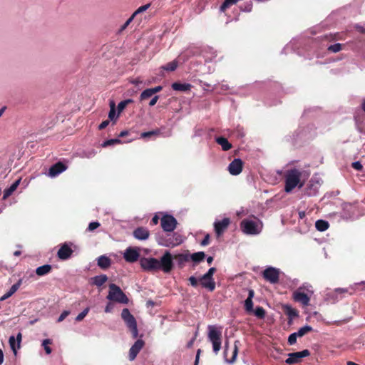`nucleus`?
Masks as SVG:
<instances>
[{
  "label": "nucleus",
  "instance_id": "69168bd1",
  "mask_svg": "<svg viewBox=\"0 0 365 365\" xmlns=\"http://www.w3.org/2000/svg\"><path fill=\"white\" fill-rule=\"evenodd\" d=\"M113 307H114V305L112 303L108 302L105 307V312H106V313L111 312L113 309Z\"/></svg>",
  "mask_w": 365,
  "mask_h": 365
},
{
  "label": "nucleus",
  "instance_id": "338daca9",
  "mask_svg": "<svg viewBox=\"0 0 365 365\" xmlns=\"http://www.w3.org/2000/svg\"><path fill=\"white\" fill-rule=\"evenodd\" d=\"M110 123V120H106L104 121H103L99 125H98V129L99 130H103L104 128H106Z\"/></svg>",
  "mask_w": 365,
  "mask_h": 365
},
{
  "label": "nucleus",
  "instance_id": "37998d69",
  "mask_svg": "<svg viewBox=\"0 0 365 365\" xmlns=\"http://www.w3.org/2000/svg\"><path fill=\"white\" fill-rule=\"evenodd\" d=\"M9 343L10 347H11L12 351L14 352V355H16L18 348H17V342L16 341L14 336H11L9 337Z\"/></svg>",
  "mask_w": 365,
  "mask_h": 365
},
{
  "label": "nucleus",
  "instance_id": "c03bdc74",
  "mask_svg": "<svg viewBox=\"0 0 365 365\" xmlns=\"http://www.w3.org/2000/svg\"><path fill=\"white\" fill-rule=\"evenodd\" d=\"M216 272L215 267H210L208 271L201 276V279H214L213 274Z\"/></svg>",
  "mask_w": 365,
  "mask_h": 365
},
{
  "label": "nucleus",
  "instance_id": "ea45409f",
  "mask_svg": "<svg viewBox=\"0 0 365 365\" xmlns=\"http://www.w3.org/2000/svg\"><path fill=\"white\" fill-rule=\"evenodd\" d=\"M312 327L309 325H305L302 327H301L296 334L299 337H302L304 335H305L307 333L312 331Z\"/></svg>",
  "mask_w": 365,
  "mask_h": 365
},
{
  "label": "nucleus",
  "instance_id": "3c124183",
  "mask_svg": "<svg viewBox=\"0 0 365 365\" xmlns=\"http://www.w3.org/2000/svg\"><path fill=\"white\" fill-rule=\"evenodd\" d=\"M153 95H154V93H153L151 88H147L141 93L140 98L141 101H143L151 97Z\"/></svg>",
  "mask_w": 365,
  "mask_h": 365
},
{
  "label": "nucleus",
  "instance_id": "f704fd0d",
  "mask_svg": "<svg viewBox=\"0 0 365 365\" xmlns=\"http://www.w3.org/2000/svg\"><path fill=\"white\" fill-rule=\"evenodd\" d=\"M329 224L327 221L324 220H318L315 222V227L320 232H324L329 228Z\"/></svg>",
  "mask_w": 365,
  "mask_h": 365
},
{
  "label": "nucleus",
  "instance_id": "e433bc0d",
  "mask_svg": "<svg viewBox=\"0 0 365 365\" xmlns=\"http://www.w3.org/2000/svg\"><path fill=\"white\" fill-rule=\"evenodd\" d=\"M110 107L108 118L110 120H115L118 118L119 113H116L115 103L113 101L110 102Z\"/></svg>",
  "mask_w": 365,
  "mask_h": 365
},
{
  "label": "nucleus",
  "instance_id": "58836bf2",
  "mask_svg": "<svg viewBox=\"0 0 365 365\" xmlns=\"http://www.w3.org/2000/svg\"><path fill=\"white\" fill-rule=\"evenodd\" d=\"M178 67V63L176 61H173L168 63L167 64L161 67L162 69L167 71H174Z\"/></svg>",
  "mask_w": 365,
  "mask_h": 365
},
{
  "label": "nucleus",
  "instance_id": "49530a36",
  "mask_svg": "<svg viewBox=\"0 0 365 365\" xmlns=\"http://www.w3.org/2000/svg\"><path fill=\"white\" fill-rule=\"evenodd\" d=\"M159 133H160V130H155L144 132V133H142L140 134V138H151L152 136H156Z\"/></svg>",
  "mask_w": 365,
  "mask_h": 365
},
{
  "label": "nucleus",
  "instance_id": "c9c22d12",
  "mask_svg": "<svg viewBox=\"0 0 365 365\" xmlns=\"http://www.w3.org/2000/svg\"><path fill=\"white\" fill-rule=\"evenodd\" d=\"M194 55L193 51L191 49H187L182 51L178 56V60L182 61H187L190 57Z\"/></svg>",
  "mask_w": 365,
  "mask_h": 365
},
{
  "label": "nucleus",
  "instance_id": "864d4df0",
  "mask_svg": "<svg viewBox=\"0 0 365 365\" xmlns=\"http://www.w3.org/2000/svg\"><path fill=\"white\" fill-rule=\"evenodd\" d=\"M245 308L247 312L253 311V302L252 299H246L245 301Z\"/></svg>",
  "mask_w": 365,
  "mask_h": 365
},
{
  "label": "nucleus",
  "instance_id": "0eeeda50",
  "mask_svg": "<svg viewBox=\"0 0 365 365\" xmlns=\"http://www.w3.org/2000/svg\"><path fill=\"white\" fill-rule=\"evenodd\" d=\"M159 270H163L165 273H169L173 268V261L171 253L166 251L163 255L158 259Z\"/></svg>",
  "mask_w": 365,
  "mask_h": 365
},
{
  "label": "nucleus",
  "instance_id": "1a4fd4ad",
  "mask_svg": "<svg viewBox=\"0 0 365 365\" xmlns=\"http://www.w3.org/2000/svg\"><path fill=\"white\" fill-rule=\"evenodd\" d=\"M176 219L171 215H164L160 221L161 227L164 232H173L177 226Z\"/></svg>",
  "mask_w": 365,
  "mask_h": 365
},
{
  "label": "nucleus",
  "instance_id": "f3484780",
  "mask_svg": "<svg viewBox=\"0 0 365 365\" xmlns=\"http://www.w3.org/2000/svg\"><path fill=\"white\" fill-rule=\"evenodd\" d=\"M145 342L142 339H138L129 350V360L133 361L140 351L144 346Z\"/></svg>",
  "mask_w": 365,
  "mask_h": 365
},
{
  "label": "nucleus",
  "instance_id": "a19ab883",
  "mask_svg": "<svg viewBox=\"0 0 365 365\" xmlns=\"http://www.w3.org/2000/svg\"><path fill=\"white\" fill-rule=\"evenodd\" d=\"M133 101L130 98L129 99H126V100H124V101H120L118 104V107H117V109H118V113H121L124 109L130 103H132Z\"/></svg>",
  "mask_w": 365,
  "mask_h": 365
},
{
  "label": "nucleus",
  "instance_id": "052dcab7",
  "mask_svg": "<svg viewBox=\"0 0 365 365\" xmlns=\"http://www.w3.org/2000/svg\"><path fill=\"white\" fill-rule=\"evenodd\" d=\"M188 280L193 287H196L198 285L199 279H197L195 277L191 276L189 277Z\"/></svg>",
  "mask_w": 365,
  "mask_h": 365
},
{
  "label": "nucleus",
  "instance_id": "0e129e2a",
  "mask_svg": "<svg viewBox=\"0 0 365 365\" xmlns=\"http://www.w3.org/2000/svg\"><path fill=\"white\" fill-rule=\"evenodd\" d=\"M210 243V235L209 234H207L204 239L202 240L200 245L202 246H207L208 244Z\"/></svg>",
  "mask_w": 365,
  "mask_h": 365
},
{
  "label": "nucleus",
  "instance_id": "8fccbe9b",
  "mask_svg": "<svg viewBox=\"0 0 365 365\" xmlns=\"http://www.w3.org/2000/svg\"><path fill=\"white\" fill-rule=\"evenodd\" d=\"M327 50L331 53H337L341 50V44L336 43L328 46Z\"/></svg>",
  "mask_w": 365,
  "mask_h": 365
},
{
  "label": "nucleus",
  "instance_id": "a211bd4d",
  "mask_svg": "<svg viewBox=\"0 0 365 365\" xmlns=\"http://www.w3.org/2000/svg\"><path fill=\"white\" fill-rule=\"evenodd\" d=\"M302 287H299L293 294V299L295 302L300 303L303 306H307L310 299L307 294L301 292Z\"/></svg>",
  "mask_w": 365,
  "mask_h": 365
},
{
  "label": "nucleus",
  "instance_id": "09e8293b",
  "mask_svg": "<svg viewBox=\"0 0 365 365\" xmlns=\"http://www.w3.org/2000/svg\"><path fill=\"white\" fill-rule=\"evenodd\" d=\"M265 314V310L262 307H257L255 309V315L259 319L264 318Z\"/></svg>",
  "mask_w": 365,
  "mask_h": 365
},
{
  "label": "nucleus",
  "instance_id": "39448f33",
  "mask_svg": "<svg viewBox=\"0 0 365 365\" xmlns=\"http://www.w3.org/2000/svg\"><path fill=\"white\" fill-rule=\"evenodd\" d=\"M222 332L215 326H208V339L212 344L213 351L217 354L221 349Z\"/></svg>",
  "mask_w": 365,
  "mask_h": 365
},
{
  "label": "nucleus",
  "instance_id": "c756f323",
  "mask_svg": "<svg viewBox=\"0 0 365 365\" xmlns=\"http://www.w3.org/2000/svg\"><path fill=\"white\" fill-rule=\"evenodd\" d=\"M52 269V267L51 264H44L40 266L36 269V274L38 276H43L48 274Z\"/></svg>",
  "mask_w": 365,
  "mask_h": 365
},
{
  "label": "nucleus",
  "instance_id": "2f4dec72",
  "mask_svg": "<svg viewBox=\"0 0 365 365\" xmlns=\"http://www.w3.org/2000/svg\"><path fill=\"white\" fill-rule=\"evenodd\" d=\"M107 280L108 277L106 274H100L92 278V283L97 287H101Z\"/></svg>",
  "mask_w": 365,
  "mask_h": 365
},
{
  "label": "nucleus",
  "instance_id": "6e6d98bb",
  "mask_svg": "<svg viewBox=\"0 0 365 365\" xmlns=\"http://www.w3.org/2000/svg\"><path fill=\"white\" fill-rule=\"evenodd\" d=\"M299 337L296 332L292 333L288 337V344L289 345H294L297 342V339Z\"/></svg>",
  "mask_w": 365,
  "mask_h": 365
},
{
  "label": "nucleus",
  "instance_id": "9b49d317",
  "mask_svg": "<svg viewBox=\"0 0 365 365\" xmlns=\"http://www.w3.org/2000/svg\"><path fill=\"white\" fill-rule=\"evenodd\" d=\"M77 249L78 247L76 245L64 243L59 248L57 256L61 260H66L71 257L72 253Z\"/></svg>",
  "mask_w": 365,
  "mask_h": 365
},
{
  "label": "nucleus",
  "instance_id": "4468645a",
  "mask_svg": "<svg viewBox=\"0 0 365 365\" xmlns=\"http://www.w3.org/2000/svg\"><path fill=\"white\" fill-rule=\"evenodd\" d=\"M243 162L240 158H235L228 165L227 170L232 175H238L242 171Z\"/></svg>",
  "mask_w": 365,
  "mask_h": 365
},
{
  "label": "nucleus",
  "instance_id": "423d86ee",
  "mask_svg": "<svg viewBox=\"0 0 365 365\" xmlns=\"http://www.w3.org/2000/svg\"><path fill=\"white\" fill-rule=\"evenodd\" d=\"M121 317L125 323L127 327L130 329L133 337L136 339L138 336L136 319L128 308H124L122 310Z\"/></svg>",
  "mask_w": 365,
  "mask_h": 365
},
{
  "label": "nucleus",
  "instance_id": "bf43d9fd",
  "mask_svg": "<svg viewBox=\"0 0 365 365\" xmlns=\"http://www.w3.org/2000/svg\"><path fill=\"white\" fill-rule=\"evenodd\" d=\"M252 4L251 1H249V2H246L245 4V6L244 7L240 6V9L242 11L250 12L252 10Z\"/></svg>",
  "mask_w": 365,
  "mask_h": 365
},
{
  "label": "nucleus",
  "instance_id": "f03ea898",
  "mask_svg": "<svg viewBox=\"0 0 365 365\" xmlns=\"http://www.w3.org/2000/svg\"><path fill=\"white\" fill-rule=\"evenodd\" d=\"M301 175H302V173L296 168H293V169L287 170L285 175H284V178H285L284 190H285V192H290L298 185H299V187H302L303 186L302 183H299Z\"/></svg>",
  "mask_w": 365,
  "mask_h": 365
},
{
  "label": "nucleus",
  "instance_id": "6ab92c4d",
  "mask_svg": "<svg viewBox=\"0 0 365 365\" xmlns=\"http://www.w3.org/2000/svg\"><path fill=\"white\" fill-rule=\"evenodd\" d=\"M319 186V180H317L315 178H312L306 189L305 194L308 196L316 195L318 192Z\"/></svg>",
  "mask_w": 365,
  "mask_h": 365
},
{
  "label": "nucleus",
  "instance_id": "4c0bfd02",
  "mask_svg": "<svg viewBox=\"0 0 365 365\" xmlns=\"http://www.w3.org/2000/svg\"><path fill=\"white\" fill-rule=\"evenodd\" d=\"M120 143H122V141L119 138H113V139H109V140H105L101 144V146L103 148H106L108 146H113V145H115L116 144H120Z\"/></svg>",
  "mask_w": 365,
  "mask_h": 365
},
{
  "label": "nucleus",
  "instance_id": "774afa93",
  "mask_svg": "<svg viewBox=\"0 0 365 365\" xmlns=\"http://www.w3.org/2000/svg\"><path fill=\"white\" fill-rule=\"evenodd\" d=\"M16 341L17 342V348L18 349H20V346H21V339H22V335H21V332H19L17 336H16Z\"/></svg>",
  "mask_w": 365,
  "mask_h": 365
},
{
  "label": "nucleus",
  "instance_id": "4d7b16f0",
  "mask_svg": "<svg viewBox=\"0 0 365 365\" xmlns=\"http://www.w3.org/2000/svg\"><path fill=\"white\" fill-rule=\"evenodd\" d=\"M100 223L98 222H91L89 223L88 227V230L92 232L100 227Z\"/></svg>",
  "mask_w": 365,
  "mask_h": 365
},
{
  "label": "nucleus",
  "instance_id": "603ef678",
  "mask_svg": "<svg viewBox=\"0 0 365 365\" xmlns=\"http://www.w3.org/2000/svg\"><path fill=\"white\" fill-rule=\"evenodd\" d=\"M90 310V308L88 307L85 308L81 313H79L77 317H76V321L81 322L82 321L84 317L88 314V312Z\"/></svg>",
  "mask_w": 365,
  "mask_h": 365
},
{
  "label": "nucleus",
  "instance_id": "5fc2aeb1",
  "mask_svg": "<svg viewBox=\"0 0 365 365\" xmlns=\"http://www.w3.org/2000/svg\"><path fill=\"white\" fill-rule=\"evenodd\" d=\"M150 4H145L143 6H140L133 14L132 16H133V17L135 18V16H137L138 14L142 13V12H144L149 7H150Z\"/></svg>",
  "mask_w": 365,
  "mask_h": 365
},
{
  "label": "nucleus",
  "instance_id": "79ce46f5",
  "mask_svg": "<svg viewBox=\"0 0 365 365\" xmlns=\"http://www.w3.org/2000/svg\"><path fill=\"white\" fill-rule=\"evenodd\" d=\"M52 344V340L50 339H46L43 340V341H42L41 345L43 347V349L47 354H50L52 351L51 348L48 346L49 344Z\"/></svg>",
  "mask_w": 365,
  "mask_h": 365
},
{
  "label": "nucleus",
  "instance_id": "393cba45",
  "mask_svg": "<svg viewBox=\"0 0 365 365\" xmlns=\"http://www.w3.org/2000/svg\"><path fill=\"white\" fill-rule=\"evenodd\" d=\"M348 289L346 288H336L334 292H329L327 296L329 298H331L333 302L338 301L339 299H341L342 297H339V295H341L343 294L347 293Z\"/></svg>",
  "mask_w": 365,
  "mask_h": 365
},
{
  "label": "nucleus",
  "instance_id": "ddd939ff",
  "mask_svg": "<svg viewBox=\"0 0 365 365\" xmlns=\"http://www.w3.org/2000/svg\"><path fill=\"white\" fill-rule=\"evenodd\" d=\"M310 355V351L308 349H304L301 351L292 352L288 354V358L285 360L287 364H294L299 363L302 358L307 357Z\"/></svg>",
  "mask_w": 365,
  "mask_h": 365
},
{
  "label": "nucleus",
  "instance_id": "473e14b6",
  "mask_svg": "<svg viewBox=\"0 0 365 365\" xmlns=\"http://www.w3.org/2000/svg\"><path fill=\"white\" fill-rule=\"evenodd\" d=\"M190 259L195 264L200 263L205 258V254L204 252H197L190 255Z\"/></svg>",
  "mask_w": 365,
  "mask_h": 365
},
{
  "label": "nucleus",
  "instance_id": "5701e85b",
  "mask_svg": "<svg viewBox=\"0 0 365 365\" xmlns=\"http://www.w3.org/2000/svg\"><path fill=\"white\" fill-rule=\"evenodd\" d=\"M21 283H22V279H19V281L16 283H15L10 287V289L8 292H6L4 295H2L0 297V302H3V301L7 299L8 298H9L10 297H11L19 289Z\"/></svg>",
  "mask_w": 365,
  "mask_h": 365
},
{
  "label": "nucleus",
  "instance_id": "412c9836",
  "mask_svg": "<svg viewBox=\"0 0 365 365\" xmlns=\"http://www.w3.org/2000/svg\"><path fill=\"white\" fill-rule=\"evenodd\" d=\"M314 126L308 125L307 128H303L300 132H297V135L293 136V140H297L298 138H304L307 139L311 138L314 135V133H312Z\"/></svg>",
  "mask_w": 365,
  "mask_h": 365
},
{
  "label": "nucleus",
  "instance_id": "de8ad7c7",
  "mask_svg": "<svg viewBox=\"0 0 365 365\" xmlns=\"http://www.w3.org/2000/svg\"><path fill=\"white\" fill-rule=\"evenodd\" d=\"M286 314L288 315L290 320L298 316V312L289 306L286 307Z\"/></svg>",
  "mask_w": 365,
  "mask_h": 365
},
{
  "label": "nucleus",
  "instance_id": "20e7f679",
  "mask_svg": "<svg viewBox=\"0 0 365 365\" xmlns=\"http://www.w3.org/2000/svg\"><path fill=\"white\" fill-rule=\"evenodd\" d=\"M109 292L106 298L110 301H114L120 304L128 303V298L122 289L115 284H109Z\"/></svg>",
  "mask_w": 365,
  "mask_h": 365
},
{
  "label": "nucleus",
  "instance_id": "bb28decb",
  "mask_svg": "<svg viewBox=\"0 0 365 365\" xmlns=\"http://www.w3.org/2000/svg\"><path fill=\"white\" fill-rule=\"evenodd\" d=\"M21 182V179H18L16 181H14L10 187L5 189L4 191V195H3V200L7 199L10 195H12V193L16 190L18 186L19 185Z\"/></svg>",
  "mask_w": 365,
  "mask_h": 365
},
{
  "label": "nucleus",
  "instance_id": "f257e3e1",
  "mask_svg": "<svg viewBox=\"0 0 365 365\" xmlns=\"http://www.w3.org/2000/svg\"><path fill=\"white\" fill-rule=\"evenodd\" d=\"M242 232L251 236L259 235L263 229V222L261 220L255 216H250L243 219L240 224Z\"/></svg>",
  "mask_w": 365,
  "mask_h": 365
},
{
  "label": "nucleus",
  "instance_id": "72a5a7b5",
  "mask_svg": "<svg viewBox=\"0 0 365 365\" xmlns=\"http://www.w3.org/2000/svg\"><path fill=\"white\" fill-rule=\"evenodd\" d=\"M190 255L188 253L178 254L175 256V259L180 267H182L185 262H188L190 259Z\"/></svg>",
  "mask_w": 365,
  "mask_h": 365
},
{
  "label": "nucleus",
  "instance_id": "c85d7f7f",
  "mask_svg": "<svg viewBox=\"0 0 365 365\" xmlns=\"http://www.w3.org/2000/svg\"><path fill=\"white\" fill-rule=\"evenodd\" d=\"M202 287L207 289L209 291L212 292L215 289V282L214 279H201V277L199 278Z\"/></svg>",
  "mask_w": 365,
  "mask_h": 365
},
{
  "label": "nucleus",
  "instance_id": "2eb2a0df",
  "mask_svg": "<svg viewBox=\"0 0 365 365\" xmlns=\"http://www.w3.org/2000/svg\"><path fill=\"white\" fill-rule=\"evenodd\" d=\"M230 223V220L228 217H225L222 220H216L214 222V229L217 237L222 235L225 230L228 227Z\"/></svg>",
  "mask_w": 365,
  "mask_h": 365
},
{
  "label": "nucleus",
  "instance_id": "4be33fe9",
  "mask_svg": "<svg viewBox=\"0 0 365 365\" xmlns=\"http://www.w3.org/2000/svg\"><path fill=\"white\" fill-rule=\"evenodd\" d=\"M354 207L350 204L344 205L341 212V218L346 220L354 219Z\"/></svg>",
  "mask_w": 365,
  "mask_h": 365
},
{
  "label": "nucleus",
  "instance_id": "7c9ffc66",
  "mask_svg": "<svg viewBox=\"0 0 365 365\" xmlns=\"http://www.w3.org/2000/svg\"><path fill=\"white\" fill-rule=\"evenodd\" d=\"M96 155V151L93 149L83 150L78 153V155L81 158H92Z\"/></svg>",
  "mask_w": 365,
  "mask_h": 365
},
{
  "label": "nucleus",
  "instance_id": "dca6fc26",
  "mask_svg": "<svg viewBox=\"0 0 365 365\" xmlns=\"http://www.w3.org/2000/svg\"><path fill=\"white\" fill-rule=\"evenodd\" d=\"M140 257L138 250L137 248L129 247L123 254L125 260L128 262L133 263L136 262Z\"/></svg>",
  "mask_w": 365,
  "mask_h": 365
},
{
  "label": "nucleus",
  "instance_id": "7ed1b4c3",
  "mask_svg": "<svg viewBox=\"0 0 365 365\" xmlns=\"http://www.w3.org/2000/svg\"><path fill=\"white\" fill-rule=\"evenodd\" d=\"M157 240L158 245L168 247H173L179 245L183 241L180 234L173 232L159 235Z\"/></svg>",
  "mask_w": 365,
  "mask_h": 365
},
{
  "label": "nucleus",
  "instance_id": "cd10ccee",
  "mask_svg": "<svg viewBox=\"0 0 365 365\" xmlns=\"http://www.w3.org/2000/svg\"><path fill=\"white\" fill-rule=\"evenodd\" d=\"M215 141L221 145L222 149L224 151H227L232 148V144L227 140V138L219 136L215 138Z\"/></svg>",
  "mask_w": 365,
  "mask_h": 365
},
{
  "label": "nucleus",
  "instance_id": "e2e57ef3",
  "mask_svg": "<svg viewBox=\"0 0 365 365\" xmlns=\"http://www.w3.org/2000/svg\"><path fill=\"white\" fill-rule=\"evenodd\" d=\"M352 168L356 170H361L363 166L359 161H355L352 163Z\"/></svg>",
  "mask_w": 365,
  "mask_h": 365
},
{
  "label": "nucleus",
  "instance_id": "b1692460",
  "mask_svg": "<svg viewBox=\"0 0 365 365\" xmlns=\"http://www.w3.org/2000/svg\"><path fill=\"white\" fill-rule=\"evenodd\" d=\"M171 87L176 91L187 92L191 89L192 85L187 83L174 82Z\"/></svg>",
  "mask_w": 365,
  "mask_h": 365
},
{
  "label": "nucleus",
  "instance_id": "aec40b11",
  "mask_svg": "<svg viewBox=\"0 0 365 365\" xmlns=\"http://www.w3.org/2000/svg\"><path fill=\"white\" fill-rule=\"evenodd\" d=\"M133 237L139 240H145L149 237L150 233L147 228L140 227L133 231Z\"/></svg>",
  "mask_w": 365,
  "mask_h": 365
},
{
  "label": "nucleus",
  "instance_id": "a878e982",
  "mask_svg": "<svg viewBox=\"0 0 365 365\" xmlns=\"http://www.w3.org/2000/svg\"><path fill=\"white\" fill-rule=\"evenodd\" d=\"M110 259L106 255H101L97 258V264L103 269L108 268L110 266Z\"/></svg>",
  "mask_w": 365,
  "mask_h": 365
},
{
  "label": "nucleus",
  "instance_id": "680f3d73",
  "mask_svg": "<svg viewBox=\"0 0 365 365\" xmlns=\"http://www.w3.org/2000/svg\"><path fill=\"white\" fill-rule=\"evenodd\" d=\"M133 19H134L133 16H131L128 19H127V21L121 26L120 31L125 29L128 27V26L132 22Z\"/></svg>",
  "mask_w": 365,
  "mask_h": 365
},
{
  "label": "nucleus",
  "instance_id": "f8f14e48",
  "mask_svg": "<svg viewBox=\"0 0 365 365\" xmlns=\"http://www.w3.org/2000/svg\"><path fill=\"white\" fill-rule=\"evenodd\" d=\"M67 168L68 167L65 163L61 161L57 162L50 167L48 173H46V175L51 178H54L58 176L63 172L66 171Z\"/></svg>",
  "mask_w": 365,
  "mask_h": 365
},
{
  "label": "nucleus",
  "instance_id": "a18cd8bd",
  "mask_svg": "<svg viewBox=\"0 0 365 365\" xmlns=\"http://www.w3.org/2000/svg\"><path fill=\"white\" fill-rule=\"evenodd\" d=\"M239 341H236L235 342V346H234V350H233V353H232V356L230 359H226V362L227 363H229V364H233L235 360H236V358H237V353H238V346H237V344Z\"/></svg>",
  "mask_w": 365,
  "mask_h": 365
},
{
  "label": "nucleus",
  "instance_id": "9d476101",
  "mask_svg": "<svg viewBox=\"0 0 365 365\" xmlns=\"http://www.w3.org/2000/svg\"><path fill=\"white\" fill-rule=\"evenodd\" d=\"M279 269L273 267H268L263 271L262 276L264 279L269 283L276 284L279 282Z\"/></svg>",
  "mask_w": 365,
  "mask_h": 365
},
{
  "label": "nucleus",
  "instance_id": "6e6552de",
  "mask_svg": "<svg viewBox=\"0 0 365 365\" xmlns=\"http://www.w3.org/2000/svg\"><path fill=\"white\" fill-rule=\"evenodd\" d=\"M142 269L146 272H155L159 270L158 259L154 257H142L140 259Z\"/></svg>",
  "mask_w": 365,
  "mask_h": 365
},
{
  "label": "nucleus",
  "instance_id": "13d9d810",
  "mask_svg": "<svg viewBox=\"0 0 365 365\" xmlns=\"http://www.w3.org/2000/svg\"><path fill=\"white\" fill-rule=\"evenodd\" d=\"M70 314V312L68 310H64L62 312L61 315L58 317L57 322H63L68 315Z\"/></svg>",
  "mask_w": 365,
  "mask_h": 365
}]
</instances>
